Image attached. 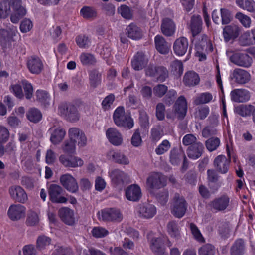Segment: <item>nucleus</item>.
Here are the masks:
<instances>
[{
  "label": "nucleus",
  "instance_id": "nucleus-1",
  "mask_svg": "<svg viewBox=\"0 0 255 255\" xmlns=\"http://www.w3.org/2000/svg\"><path fill=\"white\" fill-rule=\"evenodd\" d=\"M113 119L115 124L119 127L130 129L134 125L130 114L126 113L123 107H119L116 109L113 114Z\"/></svg>",
  "mask_w": 255,
  "mask_h": 255
},
{
  "label": "nucleus",
  "instance_id": "nucleus-2",
  "mask_svg": "<svg viewBox=\"0 0 255 255\" xmlns=\"http://www.w3.org/2000/svg\"><path fill=\"white\" fill-rule=\"evenodd\" d=\"M147 188L151 192L164 187L167 184L165 176L160 172H151L146 179Z\"/></svg>",
  "mask_w": 255,
  "mask_h": 255
},
{
  "label": "nucleus",
  "instance_id": "nucleus-3",
  "mask_svg": "<svg viewBox=\"0 0 255 255\" xmlns=\"http://www.w3.org/2000/svg\"><path fill=\"white\" fill-rule=\"evenodd\" d=\"M59 110L61 114L70 122H74L79 119L77 106L73 103H62L59 106Z\"/></svg>",
  "mask_w": 255,
  "mask_h": 255
},
{
  "label": "nucleus",
  "instance_id": "nucleus-4",
  "mask_svg": "<svg viewBox=\"0 0 255 255\" xmlns=\"http://www.w3.org/2000/svg\"><path fill=\"white\" fill-rule=\"evenodd\" d=\"M146 75L155 77L157 81L163 82L168 77L169 72L167 68L163 66H155L149 65L145 70Z\"/></svg>",
  "mask_w": 255,
  "mask_h": 255
},
{
  "label": "nucleus",
  "instance_id": "nucleus-5",
  "mask_svg": "<svg viewBox=\"0 0 255 255\" xmlns=\"http://www.w3.org/2000/svg\"><path fill=\"white\" fill-rule=\"evenodd\" d=\"M151 250L156 255H167L165 253V248L164 246V242L160 237H154L152 233H148L147 235Z\"/></svg>",
  "mask_w": 255,
  "mask_h": 255
},
{
  "label": "nucleus",
  "instance_id": "nucleus-6",
  "mask_svg": "<svg viewBox=\"0 0 255 255\" xmlns=\"http://www.w3.org/2000/svg\"><path fill=\"white\" fill-rule=\"evenodd\" d=\"M187 206L185 199L178 194H175L174 203L171 210L172 214L176 217L180 218L183 217L186 211Z\"/></svg>",
  "mask_w": 255,
  "mask_h": 255
},
{
  "label": "nucleus",
  "instance_id": "nucleus-7",
  "mask_svg": "<svg viewBox=\"0 0 255 255\" xmlns=\"http://www.w3.org/2000/svg\"><path fill=\"white\" fill-rule=\"evenodd\" d=\"M229 60L235 65L244 68L250 67L252 63V57L246 53H233L229 57Z\"/></svg>",
  "mask_w": 255,
  "mask_h": 255
},
{
  "label": "nucleus",
  "instance_id": "nucleus-8",
  "mask_svg": "<svg viewBox=\"0 0 255 255\" xmlns=\"http://www.w3.org/2000/svg\"><path fill=\"white\" fill-rule=\"evenodd\" d=\"M227 152L228 159H227L225 156L221 155L216 157L214 161V165L217 171L222 174H225L228 172L230 163L231 154L228 145H227Z\"/></svg>",
  "mask_w": 255,
  "mask_h": 255
},
{
  "label": "nucleus",
  "instance_id": "nucleus-9",
  "mask_svg": "<svg viewBox=\"0 0 255 255\" xmlns=\"http://www.w3.org/2000/svg\"><path fill=\"white\" fill-rule=\"evenodd\" d=\"M63 191L62 188L60 186L56 184L50 185L48 193L51 201L54 203H66L68 200L62 195Z\"/></svg>",
  "mask_w": 255,
  "mask_h": 255
},
{
  "label": "nucleus",
  "instance_id": "nucleus-10",
  "mask_svg": "<svg viewBox=\"0 0 255 255\" xmlns=\"http://www.w3.org/2000/svg\"><path fill=\"white\" fill-rule=\"evenodd\" d=\"M187 102L185 97L181 95L176 100L174 106V113L178 119L182 120L187 112Z\"/></svg>",
  "mask_w": 255,
  "mask_h": 255
},
{
  "label": "nucleus",
  "instance_id": "nucleus-11",
  "mask_svg": "<svg viewBox=\"0 0 255 255\" xmlns=\"http://www.w3.org/2000/svg\"><path fill=\"white\" fill-rule=\"evenodd\" d=\"M101 218L106 221L120 222L123 219V215L117 208H107L101 211Z\"/></svg>",
  "mask_w": 255,
  "mask_h": 255
},
{
  "label": "nucleus",
  "instance_id": "nucleus-12",
  "mask_svg": "<svg viewBox=\"0 0 255 255\" xmlns=\"http://www.w3.org/2000/svg\"><path fill=\"white\" fill-rule=\"evenodd\" d=\"M212 19L213 21L219 24L221 21L222 24H227L230 22L232 19L231 12L227 9L221 8L220 12L214 10L212 12Z\"/></svg>",
  "mask_w": 255,
  "mask_h": 255
},
{
  "label": "nucleus",
  "instance_id": "nucleus-13",
  "mask_svg": "<svg viewBox=\"0 0 255 255\" xmlns=\"http://www.w3.org/2000/svg\"><path fill=\"white\" fill-rule=\"evenodd\" d=\"M68 135L69 138L74 141L75 143L78 141L80 147H84L87 144V139L84 132L77 128H71L69 129Z\"/></svg>",
  "mask_w": 255,
  "mask_h": 255
},
{
  "label": "nucleus",
  "instance_id": "nucleus-14",
  "mask_svg": "<svg viewBox=\"0 0 255 255\" xmlns=\"http://www.w3.org/2000/svg\"><path fill=\"white\" fill-rule=\"evenodd\" d=\"M59 160L65 167L76 168L83 165V161L80 158L72 155H61Z\"/></svg>",
  "mask_w": 255,
  "mask_h": 255
},
{
  "label": "nucleus",
  "instance_id": "nucleus-15",
  "mask_svg": "<svg viewBox=\"0 0 255 255\" xmlns=\"http://www.w3.org/2000/svg\"><path fill=\"white\" fill-rule=\"evenodd\" d=\"M60 181L62 185L68 191L76 193L78 191V185L75 179L71 175L66 174L62 175L60 178Z\"/></svg>",
  "mask_w": 255,
  "mask_h": 255
},
{
  "label": "nucleus",
  "instance_id": "nucleus-16",
  "mask_svg": "<svg viewBox=\"0 0 255 255\" xmlns=\"http://www.w3.org/2000/svg\"><path fill=\"white\" fill-rule=\"evenodd\" d=\"M9 193L11 198L18 202L24 203L28 200L26 193L19 186L15 185L10 187L9 189Z\"/></svg>",
  "mask_w": 255,
  "mask_h": 255
},
{
  "label": "nucleus",
  "instance_id": "nucleus-17",
  "mask_svg": "<svg viewBox=\"0 0 255 255\" xmlns=\"http://www.w3.org/2000/svg\"><path fill=\"white\" fill-rule=\"evenodd\" d=\"M25 209L21 204H12L9 207L7 214L11 220L17 221L25 217Z\"/></svg>",
  "mask_w": 255,
  "mask_h": 255
},
{
  "label": "nucleus",
  "instance_id": "nucleus-18",
  "mask_svg": "<svg viewBox=\"0 0 255 255\" xmlns=\"http://www.w3.org/2000/svg\"><path fill=\"white\" fill-rule=\"evenodd\" d=\"M125 195L128 200L138 202L142 196L141 190L137 184H132L128 186L125 190Z\"/></svg>",
  "mask_w": 255,
  "mask_h": 255
},
{
  "label": "nucleus",
  "instance_id": "nucleus-19",
  "mask_svg": "<svg viewBox=\"0 0 255 255\" xmlns=\"http://www.w3.org/2000/svg\"><path fill=\"white\" fill-rule=\"evenodd\" d=\"M110 176L112 183L117 186H122L125 182H127L129 180L128 175L119 169L112 170L110 173Z\"/></svg>",
  "mask_w": 255,
  "mask_h": 255
},
{
  "label": "nucleus",
  "instance_id": "nucleus-20",
  "mask_svg": "<svg viewBox=\"0 0 255 255\" xmlns=\"http://www.w3.org/2000/svg\"><path fill=\"white\" fill-rule=\"evenodd\" d=\"M231 78L232 79L234 80L236 83L243 84L250 80L251 76L247 71L240 68H236L233 70Z\"/></svg>",
  "mask_w": 255,
  "mask_h": 255
},
{
  "label": "nucleus",
  "instance_id": "nucleus-21",
  "mask_svg": "<svg viewBox=\"0 0 255 255\" xmlns=\"http://www.w3.org/2000/svg\"><path fill=\"white\" fill-rule=\"evenodd\" d=\"M138 213L140 217L149 219L152 218L155 215L156 209L152 204L144 203L139 205Z\"/></svg>",
  "mask_w": 255,
  "mask_h": 255
},
{
  "label": "nucleus",
  "instance_id": "nucleus-22",
  "mask_svg": "<svg viewBox=\"0 0 255 255\" xmlns=\"http://www.w3.org/2000/svg\"><path fill=\"white\" fill-rule=\"evenodd\" d=\"M188 41L186 38L181 37L177 38L173 44L174 53L178 56L184 55L188 48Z\"/></svg>",
  "mask_w": 255,
  "mask_h": 255
},
{
  "label": "nucleus",
  "instance_id": "nucleus-23",
  "mask_svg": "<svg viewBox=\"0 0 255 255\" xmlns=\"http://www.w3.org/2000/svg\"><path fill=\"white\" fill-rule=\"evenodd\" d=\"M60 219L66 224L72 226L75 223L74 212L68 207H62L58 211Z\"/></svg>",
  "mask_w": 255,
  "mask_h": 255
},
{
  "label": "nucleus",
  "instance_id": "nucleus-24",
  "mask_svg": "<svg viewBox=\"0 0 255 255\" xmlns=\"http://www.w3.org/2000/svg\"><path fill=\"white\" fill-rule=\"evenodd\" d=\"M231 99L235 102L243 103L248 101L250 98L249 91L243 89H236L231 92Z\"/></svg>",
  "mask_w": 255,
  "mask_h": 255
},
{
  "label": "nucleus",
  "instance_id": "nucleus-25",
  "mask_svg": "<svg viewBox=\"0 0 255 255\" xmlns=\"http://www.w3.org/2000/svg\"><path fill=\"white\" fill-rule=\"evenodd\" d=\"M148 61V59L142 52H138L131 61L132 67L135 70H141L146 66Z\"/></svg>",
  "mask_w": 255,
  "mask_h": 255
},
{
  "label": "nucleus",
  "instance_id": "nucleus-26",
  "mask_svg": "<svg viewBox=\"0 0 255 255\" xmlns=\"http://www.w3.org/2000/svg\"><path fill=\"white\" fill-rule=\"evenodd\" d=\"M107 156L108 159L119 164L128 165L129 162L128 158L118 150L109 151L107 154Z\"/></svg>",
  "mask_w": 255,
  "mask_h": 255
},
{
  "label": "nucleus",
  "instance_id": "nucleus-27",
  "mask_svg": "<svg viewBox=\"0 0 255 255\" xmlns=\"http://www.w3.org/2000/svg\"><path fill=\"white\" fill-rule=\"evenodd\" d=\"M204 149L203 144L200 142H197L188 147L187 154L190 158L196 159L202 155Z\"/></svg>",
  "mask_w": 255,
  "mask_h": 255
},
{
  "label": "nucleus",
  "instance_id": "nucleus-28",
  "mask_svg": "<svg viewBox=\"0 0 255 255\" xmlns=\"http://www.w3.org/2000/svg\"><path fill=\"white\" fill-rule=\"evenodd\" d=\"M51 133L50 141L54 145L60 143L64 139L65 134V130L61 127L57 128H51L49 129Z\"/></svg>",
  "mask_w": 255,
  "mask_h": 255
},
{
  "label": "nucleus",
  "instance_id": "nucleus-29",
  "mask_svg": "<svg viewBox=\"0 0 255 255\" xmlns=\"http://www.w3.org/2000/svg\"><path fill=\"white\" fill-rule=\"evenodd\" d=\"M202 20L200 16L193 15L190 20L189 28L193 37L198 35L202 30Z\"/></svg>",
  "mask_w": 255,
  "mask_h": 255
},
{
  "label": "nucleus",
  "instance_id": "nucleus-30",
  "mask_svg": "<svg viewBox=\"0 0 255 255\" xmlns=\"http://www.w3.org/2000/svg\"><path fill=\"white\" fill-rule=\"evenodd\" d=\"M154 42L156 49L160 53L166 54L169 52L170 45L163 36L159 35L156 36Z\"/></svg>",
  "mask_w": 255,
  "mask_h": 255
},
{
  "label": "nucleus",
  "instance_id": "nucleus-31",
  "mask_svg": "<svg viewBox=\"0 0 255 255\" xmlns=\"http://www.w3.org/2000/svg\"><path fill=\"white\" fill-rule=\"evenodd\" d=\"M127 36L133 40H139L143 36L142 30L135 24L132 23L126 28Z\"/></svg>",
  "mask_w": 255,
  "mask_h": 255
},
{
  "label": "nucleus",
  "instance_id": "nucleus-32",
  "mask_svg": "<svg viewBox=\"0 0 255 255\" xmlns=\"http://www.w3.org/2000/svg\"><path fill=\"white\" fill-rule=\"evenodd\" d=\"M106 135L112 144L118 146L123 142V138L121 134L114 128H109L106 131Z\"/></svg>",
  "mask_w": 255,
  "mask_h": 255
},
{
  "label": "nucleus",
  "instance_id": "nucleus-33",
  "mask_svg": "<svg viewBox=\"0 0 255 255\" xmlns=\"http://www.w3.org/2000/svg\"><path fill=\"white\" fill-rule=\"evenodd\" d=\"M175 24L171 19L167 18L162 20L161 30L164 35L172 36L175 33Z\"/></svg>",
  "mask_w": 255,
  "mask_h": 255
},
{
  "label": "nucleus",
  "instance_id": "nucleus-34",
  "mask_svg": "<svg viewBox=\"0 0 255 255\" xmlns=\"http://www.w3.org/2000/svg\"><path fill=\"white\" fill-rule=\"evenodd\" d=\"M240 33V29L235 24H231L225 27L223 29V35L226 41H229L231 39L237 38Z\"/></svg>",
  "mask_w": 255,
  "mask_h": 255
},
{
  "label": "nucleus",
  "instance_id": "nucleus-35",
  "mask_svg": "<svg viewBox=\"0 0 255 255\" xmlns=\"http://www.w3.org/2000/svg\"><path fill=\"white\" fill-rule=\"evenodd\" d=\"M29 71L33 74H39L43 69V64L38 57H31L27 61Z\"/></svg>",
  "mask_w": 255,
  "mask_h": 255
},
{
  "label": "nucleus",
  "instance_id": "nucleus-36",
  "mask_svg": "<svg viewBox=\"0 0 255 255\" xmlns=\"http://www.w3.org/2000/svg\"><path fill=\"white\" fill-rule=\"evenodd\" d=\"M229 198L226 196H222L216 198L211 203V207L217 211H223L228 206Z\"/></svg>",
  "mask_w": 255,
  "mask_h": 255
},
{
  "label": "nucleus",
  "instance_id": "nucleus-37",
  "mask_svg": "<svg viewBox=\"0 0 255 255\" xmlns=\"http://www.w3.org/2000/svg\"><path fill=\"white\" fill-rule=\"evenodd\" d=\"M245 251V244L242 239L236 240L230 249L231 255H244Z\"/></svg>",
  "mask_w": 255,
  "mask_h": 255
},
{
  "label": "nucleus",
  "instance_id": "nucleus-38",
  "mask_svg": "<svg viewBox=\"0 0 255 255\" xmlns=\"http://www.w3.org/2000/svg\"><path fill=\"white\" fill-rule=\"evenodd\" d=\"M199 81L198 75L193 71L187 72L184 76L183 82L187 86H195L199 84Z\"/></svg>",
  "mask_w": 255,
  "mask_h": 255
},
{
  "label": "nucleus",
  "instance_id": "nucleus-39",
  "mask_svg": "<svg viewBox=\"0 0 255 255\" xmlns=\"http://www.w3.org/2000/svg\"><path fill=\"white\" fill-rule=\"evenodd\" d=\"M101 73L97 69H93L89 72V84L91 87L96 88L101 83Z\"/></svg>",
  "mask_w": 255,
  "mask_h": 255
},
{
  "label": "nucleus",
  "instance_id": "nucleus-40",
  "mask_svg": "<svg viewBox=\"0 0 255 255\" xmlns=\"http://www.w3.org/2000/svg\"><path fill=\"white\" fill-rule=\"evenodd\" d=\"M184 157V152L181 149L173 148L170 153V162L172 165H177Z\"/></svg>",
  "mask_w": 255,
  "mask_h": 255
},
{
  "label": "nucleus",
  "instance_id": "nucleus-41",
  "mask_svg": "<svg viewBox=\"0 0 255 255\" xmlns=\"http://www.w3.org/2000/svg\"><path fill=\"white\" fill-rule=\"evenodd\" d=\"M167 231L171 237L177 240L181 238L179 227L177 222L174 221L169 222L167 224Z\"/></svg>",
  "mask_w": 255,
  "mask_h": 255
},
{
  "label": "nucleus",
  "instance_id": "nucleus-42",
  "mask_svg": "<svg viewBox=\"0 0 255 255\" xmlns=\"http://www.w3.org/2000/svg\"><path fill=\"white\" fill-rule=\"evenodd\" d=\"M26 116L30 122L36 123L41 120L42 115L40 111L38 109L31 108L27 112Z\"/></svg>",
  "mask_w": 255,
  "mask_h": 255
},
{
  "label": "nucleus",
  "instance_id": "nucleus-43",
  "mask_svg": "<svg viewBox=\"0 0 255 255\" xmlns=\"http://www.w3.org/2000/svg\"><path fill=\"white\" fill-rule=\"evenodd\" d=\"M51 239L44 235H41L38 237L36 240V247L38 250H42L48 246L51 243Z\"/></svg>",
  "mask_w": 255,
  "mask_h": 255
},
{
  "label": "nucleus",
  "instance_id": "nucleus-44",
  "mask_svg": "<svg viewBox=\"0 0 255 255\" xmlns=\"http://www.w3.org/2000/svg\"><path fill=\"white\" fill-rule=\"evenodd\" d=\"M254 106L251 105H240L235 108V112L242 117L250 116Z\"/></svg>",
  "mask_w": 255,
  "mask_h": 255
},
{
  "label": "nucleus",
  "instance_id": "nucleus-45",
  "mask_svg": "<svg viewBox=\"0 0 255 255\" xmlns=\"http://www.w3.org/2000/svg\"><path fill=\"white\" fill-rule=\"evenodd\" d=\"M171 72L177 76L180 77L183 72V65L181 61L175 60L170 64Z\"/></svg>",
  "mask_w": 255,
  "mask_h": 255
},
{
  "label": "nucleus",
  "instance_id": "nucleus-46",
  "mask_svg": "<svg viewBox=\"0 0 255 255\" xmlns=\"http://www.w3.org/2000/svg\"><path fill=\"white\" fill-rule=\"evenodd\" d=\"M16 32V28L12 26L10 33L7 30L4 29H0V41L1 44H6L9 39L13 35H15Z\"/></svg>",
  "mask_w": 255,
  "mask_h": 255
},
{
  "label": "nucleus",
  "instance_id": "nucleus-47",
  "mask_svg": "<svg viewBox=\"0 0 255 255\" xmlns=\"http://www.w3.org/2000/svg\"><path fill=\"white\" fill-rule=\"evenodd\" d=\"M209 113V108L206 106H201L195 109L194 115L197 120H203L205 119Z\"/></svg>",
  "mask_w": 255,
  "mask_h": 255
},
{
  "label": "nucleus",
  "instance_id": "nucleus-48",
  "mask_svg": "<svg viewBox=\"0 0 255 255\" xmlns=\"http://www.w3.org/2000/svg\"><path fill=\"white\" fill-rule=\"evenodd\" d=\"M80 14L86 19H94L97 17L96 10L89 6H84L80 10Z\"/></svg>",
  "mask_w": 255,
  "mask_h": 255
},
{
  "label": "nucleus",
  "instance_id": "nucleus-49",
  "mask_svg": "<svg viewBox=\"0 0 255 255\" xmlns=\"http://www.w3.org/2000/svg\"><path fill=\"white\" fill-rule=\"evenodd\" d=\"M213 98L212 94L209 92L203 93L196 97L194 100V104L199 105L210 102Z\"/></svg>",
  "mask_w": 255,
  "mask_h": 255
},
{
  "label": "nucleus",
  "instance_id": "nucleus-50",
  "mask_svg": "<svg viewBox=\"0 0 255 255\" xmlns=\"http://www.w3.org/2000/svg\"><path fill=\"white\" fill-rule=\"evenodd\" d=\"M37 100L39 101L44 106L49 105L50 96L48 93L45 91L38 90L36 92Z\"/></svg>",
  "mask_w": 255,
  "mask_h": 255
},
{
  "label": "nucleus",
  "instance_id": "nucleus-51",
  "mask_svg": "<svg viewBox=\"0 0 255 255\" xmlns=\"http://www.w3.org/2000/svg\"><path fill=\"white\" fill-rule=\"evenodd\" d=\"M163 130L160 126L151 129L150 139L153 143H156L163 135Z\"/></svg>",
  "mask_w": 255,
  "mask_h": 255
},
{
  "label": "nucleus",
  "instance_id": "nucleus-52",
  "mask_svg": "<svg viewBox=\"0 0 255 255\" xmlns=\"http://www.w3.org/2000/svg\"><path fill=\"white\" fill-rule=\"evenodd\" d=\"M26 14V10L25 8H21V9L14 10L11 15V21L13 23H17Z\"/></svg>",
  "mask_w": 255,
  "mask_h": 255
},
{
  "label": "nucleus",
  "instance_id": "nucleus-53",
  "mask_svg": "<svg viewBox=\"0 0 255 255\" xmlns=\"http://www.w3.org/2000/svg\"><path fill=\"white\" fill-rule=\"evenodd\" d=\"M215 248L210 244L203 245L199 249V255H215Z\"/></svg>",
  "mask_w": 255,
  "mask_h": 255
},
{
  "label": "nucleus",
  "instance_id": "nucleus-54",
  "mask_svg": "<svg viewBox=\"0 0 255 255\" xmlns=\"http://www.w3.org/2000/svg\"><path fill=\"white\" fill-rule=\"evenodd\" d=\"M220 141L218 137H211L205 142L207 149L210 152L215 150L220 145Z\"/></svg>",
  "mask_w": 255,
  "mask_h": 255
},
{
  "label": "nucleus",
  "instance_id": "nucleus-55",
  "mask_svg": "<svg viewBox=\"0 0 255 255\" xmlns=\"http://www.w3.org/2000/svg\"><path fill=\"white\" fill-rule=\"evenodd\" d=\"M118 12L126 19H131L132 18V13L129 7L126 5H122L118 8Z\"/></svg>",
  "mask_w": 255,
  "mask_h": 255
},
{
  "label": "nucleus",
  "instance_id": "nucleus-56",
  "mask_svg": "<svg viewBox=\"0 0 255 255\" xmlns=\"http://www.w3.org/2000/svg\"><path fill=\"white\" fill-rule=\"evenodd\" d=\"M190 229L194 238L198 242L203 243L205 242V239L202 236L200 230L197 226L191 223L190 224Z\"/></svg>",
  "mask_w": 255,
  "mask_h": 255
},
{
  "label": "nucleus",
  "instance_id": "nucleus-57",
  "mask_svg": "<svg viewBox=\"0 0 255 255\" xmlns=\"http://www.w3.org/2000/svg\"><path fill=\"white\" fill-rule=\"evenodd\" d=\"M235 17L240 21L245 27L249 28L250 27L251 19L248 16L239 12L236 13Z\"/></svg>",
  "mask_w": 255,
  "mask_h": 255
},
{
  "label": "nucleus",
  "instance_id": "nucleus-58",
  "mask_svg": "<svg viewBox=\"0 0 255 255\" xmlns=\"http://www.w3.org/2000/svg\"><path fill=\"white\" fill-rule=\"evenodd\" d=\"M171 147L168 140H164L155 149V153L158 155H162L167 152Z\"/></svg>",
  "mask_w": 255,
  "mask_h": 255
},
{
  "label": "nucleus",
  "instance_id": "nucleus-59",
  "mask_svg": "<svg viewBox=\"0 0 255 255\" xmlns=\"http://www.w3.org/2000/svg\"><path fill=\"white\" fill-rule=\"evenodd\" d=\"M168 191L164 189L155 195V197L158 202L162 205H164L168 200Z\"/></svg>",
  "mask_w": 255,
  "mask_h": 255
},
{
  "label": "nucleus",
  "instance_id": "nucleus-60",
  "mask_svg": "<svg viewBox=\"0 0 255 255\" xmlns=\"http://www.w3.org/2000/svg\"><path fill=\"white\" fill-rule=\"evenodd\" d=\"M11 6L9 2L3 1L0 4V18H5L10 14Z\"/></svg>",
  "mask_w": 255,
  "mask_h": 255
},
{
  "label": "nucleus",
  "instance_id": "nucleus-61",
  "mask_svg": "<svg viewBox=\"0 0 255 255\" xmlns=\"http://www.w3.org/2000/svg\"><path fill=\"white\" fill-rule=\"evenodd\" d=\"M75 142L71 139L65 141L62 146L63 151L67 153H73L75 151Z\"/></svg>",
  "mask_w": 255,
  "mask_h": 255
},
{
  "label": "nucleus",
  "instance_id": "nucleus-62",
  "mask_svg": "<svg viewBox=\"0 0 255 255\" xmlns=\"http://www.w3.org/2000/svg\"><path fill=\"white\" fill-rule=\"evenodd\" d=\"M208 185L211 188V184L216 183L219 180V176L213 169H208L207 171Z\"/></svg>",
  "mask_w": 255,
  "mask_h": 255
},
{
  "label": "nucleus",
  "instance_id": "nucleus-63",
  "mask_svg": "<svg viewBox=\"0 0 255 255\" xmlns=\"http://www.w3.org/2000/svg\"><path fill=\"white\" fill-rule=\"evenodd\" d=\"M80 60L84 65H93L96 62L94 56L89 53L82 54L80 56Z\"/></svg>",
  "mask_w": 255,
  "mask_h": 255
},
{
  "label": "nucleus",
  "instance_id": "nucleus-64",
  "mask_svg": "<svg viewBox=\"0 0 255 255\" xmlns=\"http://www.w3.org/2000/svg\"><path fill=\"white\" fill-rule=\"evenodd\" d=\"M168 91V87L164 84H158L153 88V93L158 97H163Z\"/></svg>",
  "mask_w": 255,
  "mask_h": 255
}]
</instances>
